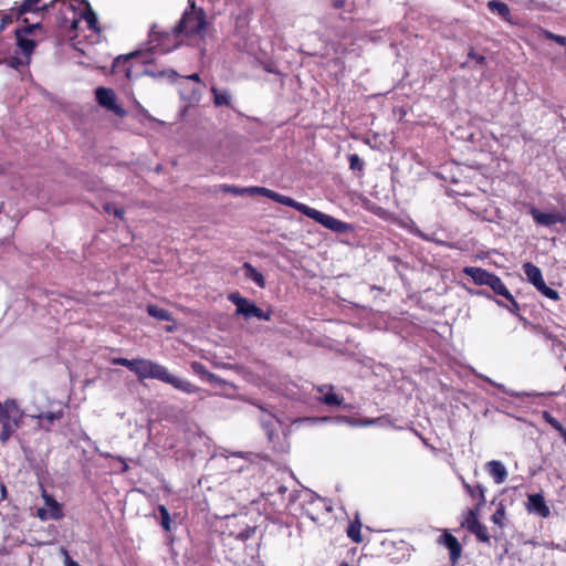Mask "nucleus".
<instances>
[{
    "instance_id": "nucleus-8",
    "label": "nucleus",
    "mask_w": 566,
    "mask_h": 566,
    "mask_svg": "<svg viewBox=\"0 0 566 566\" xmlns=\"http://www.w3.org/2000/svg\"><path fill=\"white\" fill-rule=\"evenodd\" d=\"M41 29L42 24L38 22L24 25L22 28H18L14 31L17 45L21 51L22 55L28 60H31V55L36 46V42L33 39H30L29 36L33 34L36 30Z\"/></svg>"
},
{
    "instance_id": "nucleus-11",
    "label": "nucleus",
    "mask_w": 566,
    "mask_h": 566,
    "mask_svg": "<svg viewBox=\"0 0 566 566\" xmlns=\"http://www.w3.org/2000/svg\"><path fill=\"white\" fill-rule=\"evenodd\" d=\"M437 543L441 546H444L449 551V559L451 565H457L462 555V546L458 538L448 530H444L443 533L438 537Z\"/></svg>"
},
{
    "instance_id": "nucleus-1",
    "label": "nucleus",
    "mask_w": 566,
    "mask_h": 566,
    "mask_svg": "<svg viewBox=\"0 0 566 566\" xmlns=\"http://www.w3.org/2000/svg\"><path fill=\"white\" fill-rule=\"evenodd\" d=\"M191 10H186L172 32L160 31L157 24H153L149 32L151 49L160 53H167L179 45L180 35H202L207 28L206 13L202 9L196 10L195 2H190Z\"/></svg>"
},
{
    "instance_id": "nucleus-28",
    "label": "nucleus",
    "mask_w": 566,
    "mask_h": 566,
    "mask_svg": "<svg viewBox=\"0 0 566 566\" xmlns=\"http://www.w3.org/2000/svg\"><path fill=\"white\" fill-rule=\"evenodd\" d=\"M470 533L475 535L476 539L481 543L490 544L491 543V536L488 532V528L484 524L479 522L476 525H474L471 530H469Z\"/></svg>"
},
{
    "instance_id": "nucleus-49",
    "label": "nucleus",
    "mask_w": 566,
    "mask_h": 566,
    "mask_svg": "<svg viewBox=\"0 0 566 566\" xmlns=\"http://www.w3.org/2000/svg\"><path fill=\"white\" fill-rule=\"evenodd\" d=\"M166 331H167V332H172V331H174V327H172V326H167V327H166Z\"/></svg>"
},
{
    "instance_id": "nucleus-10",
    "label": "nucleus",
    "mask_w": 566,
    "mask_h": 566,
    "mask_svg": "<svg viewBox=\"0 0 566 566\" xmlns=\"http://www.w3.org/2000/svg\"><path fill=\"white\" fill-rule=\"evenodd\" d=\"M95 98L97 103L108 111H112L115 115L124 117L126 111L116 104V95L112 88L99 86L95 90Z\"/></svg>"
},
{
    "instance_id": "nucleus-15",
    "label": "nucleus",
    "mask_w": 566,
    "mask_h": 566,
    "mask_svg": "<svg viewBox=\"0 0 566 566\" xmlns=\"http://www.w3.org/2000/svg\"><path fill=\"white\" fill-rule=\"evenodd\" d=\"M67 406H62L60 409L54 411H44L41 412L34 418L38 420L39 426L45 431H50L56 421H60L65 415V408Z\"/></svg>"
},
{
    "instance_id": "nucleus-7",
    "label": "nucleus",
    "mask_w": 566,
    "mask_h": 566,
    "mask_svg": "<svg viewBox=\"0 0 566 566\" xmlns=\"http://www.w3.org/2000/svg\"><path fill=\"white\" fill-rule=\"evenodd\" d=\"M523 271L527 277V281L532 283L538 292L553 301L559 300V293L546 285L542 271L538 266L531 262H526L523 264Z\"/></svg>"
},
{
    "instance_id": "nucleus-30",
    "label": "nucleus",
    "mask_w": 566,
    "mask_h": 566,
    "mask_svg": "<svg viewBox=\"0 0 566 566\" xmlns=\"http://www.w3.org/2000/svg\"><path fill=\"white\" fill-rule=\"evenodd\" d=\"M191 369L196 375H199L211 382H214L217 380V376L213 373H210L202 363H191Z\"/></svg>"
},
{
    "instance_id": "nucleus-22",
    "label": "nucleus",
    "mask_w": 566,
    "mask_h": 566,
    "mask_svg": "<svg viewBox=\"0 0 566 566\" xmlns=\"http://www.w3.org/2000/svg\"><path fill=\"white\" fill-rule=\"evenodd\" d=\"M78 15L81 17V21L82 20L86 21L87 27L91 30L96 31V32L99 31L97 17L88 3H86L84 10L78 11Z\"/></svg>"
},
{
    "instance_id": "nucleus-14",
    "label": "nucleus",
    "mask_w": 566,
    "mask_h": 566,
    "mask_svg": "<svg viewBox=\"0 0 566 566\" xmlns=\"http://www.w3.org/2000/svg\"><path fill=\"white\" fill-rule=\"evenodd\" d=\"M144 56V53L142 52H132L129 54H126V55H119L117 56L115 60H114V63H113V69L115 72H124L125 73V76L127 78H132L133 77V72H132V61L133 60H138L140 57Z\"/></svg>"
},
{
    "instance_id": "nucleus-2",
    "label": "nucleus",
    "mask_w": 566,
    "mask_h": 566,
    "mask_svg": "<svg viewBox=\"0 0 566 566\" xmlns=\"http://www.w3.org/2000/svg\"><path fill=\"white\" fill-rule=\"evenodd\" d=\"M112 364L128 368L139 380L157 379L186 394H196L199 390L196 385L170 374L165 366L150 359L116 357L112 359Z\"/></svg>"
},
{
    "instance_id": "nucleus-16",
    "label": "nucleus",
    "mask_w": 566,
    "mask_h": 566,
    "mask_svg": "<svg viewBox=\"0 0 566 566\" xmlns=\"http://www.w3.org/2000/svg\"><path fill=\"white\" fill-rule=\"evenodd\" d=\"M334 387L332 385H324L317 387V391L322 394L321 397H318V401L321 403H324L326 406L331 407H340L344 403V398L334 391Z\"/></svg>"
},
{
    "instance_id": "nucleus-33",
    "label": "nucleus",
    "mask_w": 566,
    "mask_h": 566,
    "mask_svg": "<svg viewBox=\"0 0 566 566\" xmlns=\"http://www.w3.org/2000/svg\"><path fill=\"white\" fill-rule=\"evenodd\" d=\"M211 92L213 94V103L216 106H229L230 105V96L227 92L220 93L214 86L211 87Z\"/></svg>"
},
{
    "instance_id": "nucleus-5",
    "label": "nucleus",
    "mask_w": 566,
    "mask_h": 566,
    "mask_svg": "<svg viewBox=\"0 0 566 566\" xmlns=\"http://www.w3.org/2000/svg\"><path fill=\"white\" fill-rule=\"evenodd\" d=\"M23 411L13 399H7L0 408V442L7 443L12 434L21 427Z\"/></svg>"
},
{
    "instance_id": "nucleus-34",
    "label": "nucleus",
    "mask_w": 566,
    "mask_h": 566,
    "mask_svg": "<svg viewBox=\"0 0 566 566\" xmlns=\"http://www.w3.org/2000/svg\"><path fill=\"white\" fill-rule=\"evenodd\" d=\"M349 163V169L359 172L361 175L364 170V161L357 154H349L347 156Z\"/></svg>"
},
{
    "instance_id": "nucleus-35",
    "label": "nucleus",
    "mask_w": 566,
    "mask_h": 566,
    "mask_svg": "<svg viewBox=\"0 0 566 566\" xmlns=\"http://www.w3.org/2000/svg\"><path fill=\"white\" fill-rule=\"evenodd\" d=\"M145 72L147 74L154 76V77H158V78H164L165 77V78H168L171 82H174L178 77L177 72L174 71V70H161V71H158V72L146 70Z\"/></svg>"
},
{
    "instance_id": "nucleus-32",
    "label": "nucleus",
    "mask_w": 566,
    "mask_h": 566,
    "mask_svg": "<svg viewBox=\"0 0 566 566\" xmlns=\"http://www.w3.org/2000/svg\"><path fill=\"white\" fill-rule=\"evenodd\" d=\"M480 512H476V506L474 509H470L464 517V521L461 523V526L471 530L474 525H476L480 521L478 518Z\"/></svg>"
},
{
    "instance_id": "nucleus-41",
    "label": "nucleus",
    "mask_w": 566,
    "mask_h": 566,
    "mask_svg": "<svg viewBox=\"0 0 566 566\" xmlns=\"http://www.w3.org/2000/svg\"><path fill=\"white\" fill-rule=\"evenodd\" d=\"M249 189H250V188L240 189V188H237V187H234V186H229V185H224V186L222 187V191H224V192H230V193H233V195L250 193V192H249Z\"/></svg>"
},
{
    "instance_id": "nucleus-48",
    "label": "nucleus",
    "mask_w": 566,
    "mask_h": 566,
    "mask_svg": "<svg viewBox=\"0 0 566 566\" xmlns=\"http://www.w3.org/2000/svg\"><path fill=\"white\" fill-rule=\"evenodd\" d=\"M120 461L124 463L123 472H126L128 470V465L124 462L123 459H120Z\"/></svg>"
},
{
    "instance_id": "nucleus-9",
    "label": "nucleus",
    "mask_w": 566,
    "mask_h": 566,
    "mask_svg": "<svg viewBox=\"0 0 566 566\" xmlns=\"http://www.w3.org/2000/svg\"><path fill=\"white\" fill-rule=\"evenodd\" d=\"M42 499L44 501L45 507H39L36 510V517L43 522L49 520L59 521L63 518L64 513L62 505L45 490L42 492Z\"/></svg>"
},
{
    "instance_id": "nucleus-39",
    "label": "nucleus",
    "mask_w": 566,
    "mask_h": 566,
    "mask_svg": "<svg viewBox=\"0 0 566 566\" xmlns=\"http://www.w3.org/2000/svg\"><path fill=\"white\" fill-rule=\"evenodd\" d=\"M468 56L474 60L481 66L486 64V57L482 54H478L473 48H470Z\"/></svg>"
},
{
    "instance_id": "nucleus-40",
    "label": "nucleus",
    "mask_w": 566,
    "mask_h": 566,
    "mask_svg": "<svg viewBox=\"0 0 566 566\" xmlns=\"http://www.w3.org/2000/svg\"><path fill=\"white\" fill-rule=\"evenodd\" d=\"M14 20L7 13L0 11V33Z\"/></svg>"
},
{
    "instance_id": "nucleus-17",
    "label": "nucleus",
    "mask_w": 566,
    "mask_h": 566,
    "mask_svg": "<svg viewBox=\"0 0 566 566\" xmlns=\"http://www.w3.org/2000/svg\"><path fill=\"white\" fill-rule=\"evenodd\" d=\"M462 485L464 488V490L469 493V495L476 500V512H480L481 509L485 505L486 503V500H485V491L486 489L478 483L475 485H471L470 483L465 482L464 480H462Z\"/></svg>"
},
{
    "instance_id": "nucleus-20",
    "label": "nucleus",
    "mask_w": 566,
    "mask_h": 566,
    "mask_svg": "<svg viewBox=\"0 0 566 566\" xmlns=\"http://www.w3.org/2000/svg\"><path fill=\"white\" fill-rule=\"evenodd\" d=\"M243 270L247 279L253 281L261 289L265 287V277L251 263L244 262Z\"/></svg>"
},
{
    "instance_id": "nucleus-38",
    "label": "nucleus",
    "mask_w": 566,
    "mask_h": 566,
    "mask_svg": "<svg viewBox=\"0 0 566 566\" xmlns=\"http://www.w3.org/2000/svg\"><path fill=\"white\" fill-rule=\"evenodd\" d=\"M507 301H509V305H506V308L512 313V314H518L520 312V304L517 303V301L514 298V296L512 295V293L510 292V296H504Z\"/></svg>"
},
{
    "instance_id": "nucleus-27",
    "label": "nucleus",
    "mask_w": 566,
    "mask_h": 566,
    "mask_svg": "<svg viewBox=\"0 0 566 566\" xmlns=\"http://www.w3.org/2000/svg\"><path fill=\"white\" fill-rule=\"evenodd\" d=\"M488 8L492 12L497 13L504 20L507 21L510 19L511 11L506 3L502 2V1H497V0H491L488 3Z\"/></svg>"
},
{
    "instance_id": "nucleus-6",
    "label": "nucleus",
    "mask_w": 566,
    "mask_h": 566,
    "mask_svg": "<svg viewBox=\"0 0 566 566\" xmlns=\"http://www.w3.org/2000/svg\"><path fill=\"white\" fill-rule=\"evenodd\" d=\"M228 298L237 306L235 314L243 316L247 321L251 317H256L263 321H271L272 318V310L263 311L250 300L241 296L239 292L231 293Z\"/></svg>"
},
{
    "instance_id": "nucleus-25",
    "label": "nucleus",
    "mask_w": 566,
    "mask_h": 566,
    "mask_svg": "<svg viewBox=\"0 0 566 566\" xmlns=\"http://www.w3.org/2000/svg\"><path fill=\"white\" fill-rule=\"evenodd\" d=\"M347 536L356 544H359L363 542L361 536V522L358 517H356L354 521H352L347 528H346Z\"/></svg>"
},
{
    "instance_id": "nucleus-46",
    "label": "nucleus",
    "mask_w": 566,
    "mask_h": 566,
    "mask_svg": "<svg viewBox=\"0 0 566 566\" xmlns=\"http://www.w3.org/2000/svg\"><path fill=\"white\" fill-rule=\"evenodd\" d=\"M187 78H189L191 81H195V82H198V83L201 82L200 76H199L198 73H193V74L189 75Z\"/></svg>"
},
{
    "instance_id": "nucleus-43",
    "label": "nucleus",
    "mask_w": 566,
    "mask_h": 566,
    "mask_svg": "<svg viewBox=\"0 0 566 566\" xmlns=\"http://www.w3.org/2000/svg\"><path fill=\"white\" fill-rule=\"evenodd\" d=\"M8 496L6 485L0 481V502L4 501Z\"/></svg>"
},
{
    "instance_id": "nucleus-12",
    "label": "nucleus",
    "mask_w": 566,
    "mask_h": 566,
    "mask_svg": "<svg viewBox=\"0 0 566 566\" xmlns=\"http://www.w3.org/2000/svg\"><path fill=\"white\" fill-rule=\"evenodd\" d=\"M530 214L533 217V220L538 226L552 227L556 223H565L566 218L558 212H542L536 207L532 206L530 208Z\"/></svg>"
},
{
    "instance_id": "nucleus-13",
    "label": "nucleus",
    "mask_w": 566,
    "mask_h": 566,
    "mask_svg": "<svg viewBox=\"0 0 566 566\" xmlns=\"http://www.w3.org/2000/svg\"><path fill=\"white\" fill-rule=\"evenodd\" d=\"M526 510L543 518L548 517L551 514V510L542 493H534L527 496Z\"/></svg>"
},
{
    "instance_id": "nucleus-47",
    "label": "nucleus",
    "mask_w": 566,
    "mask_h": 566,
    "mask_svg": "<svg viewBox=\"0 0 566 566\" xmlns=\"http://www.w3.org/2000/svg\"><path fill=\"white\" fill-rule=\"evenodd\" d=\"M104 209H105L108 213H111V212H113V209H114V208H113L112 203H106V205L104 206Z\"/></svg>"
},
{
    "instance_id": "nucleus-21",
    "label": "nucleus",
    "mask_w": 566,
    "mask_h": 566,
    "mask_svg": "<svg viewBox=\"0 0 566 566\" xmlns=\"http://www.w3.org/2000/svg\"><path fill=\"white\" fill-rule=\"evenodd\" d=\"M41 1L42 0H23L19 6L18 13L25 14L29 12H41L42 17L45 18L48 12L42 9L43 4H41Z\"/></svg>"
},
{
    "instance_id": "nucleus-36",
    "label": "nucleus",
    "mask_w": 566,
    "mask_h": 566,
    "mask_svg": "<svg viewBox=\"0 0 566 566\" xmlns=\"http://www.w3.org/2000/svg\"><path fill=\"white\" fill-rule=\"evenodd\" d=\"M158 512L160 514V517H161V521H160V524L163 526V528L167 532L170 531V526H171V518H170V514H169V511L167 510V507L165 505H159L158 506Z\"/></svg>"
},
{
    "instance_id": "nucleus-45",
    "label": "nucleus",
    "mask_w": 566,
    "mask_h": 566,
    "mask_svg": "<svg viewBox=\"0 0 566 566\" xmlns=\"http://www.w3.org/2000/svg\"><path fill=\"white\" fill-rule=\"evenodd\" d=\"M345 3H346V0H333V7L335 9L344 8Z\"/></svg>"
},
{
    "instance_id": "nucleus-26",
    "label": "nucleus",
    "mask_w": 566,
    "mask_h": 566,
    "mask_svg": "<svg viewBox=\"0 0 566 566\" xmlns=\"http://www.w3.org/2000/svg\"><path fill=\"white\" fill-rule=\"evenodd\" d=\"M488 286L496 294L501 296H510V291L503 283L500 276L492 273Z\"/></svg>"
},
{
    "instance_id": "nucleus-37",
    "label": "nucleus",
    "mask_w": 566,
    "mask_h": 566,
    "mask_svg": "<svg viewBox=\"0 0 566 566\" xmlns=\"http://www.w3.org/2000/svg\"><path fill=\"white\" fill-rule=\"evenodd\" d=\"M544 35L546 39L552 40L562 46H566V36L555 34L547 30L544 31Z\"/></svg>"
},
{
    "instance_id": "nucleus-42",
    "label": "nucleus",
    "mask_w": 566,
    "mask_h": 566,
    "mask_svg": "<svg viewBox=\"0 0 566 566\" xmlns=\"http://www.w3.org/2000/svg\"><path fill=\"white\" fill-rule=\"evenodd\" d=\"M19 6L12 7L7 13L13 19L19 20L23 14L18 13Z\"/></svg>"
},
{
    "instance_id": "nucleus-29",
    "label": "nucleus",
    "mask_w": 566,
    "mask_h": 566,
    "mask_svg": "<svg viewBox=\"0 0 566 566\" xmlns=\"http://www.w3.org/2000/svg\"><path fill=\"white\" fill-rule=\"evenodd\" d=\"M2 63L7 64L10 69L19 71L21 67L29 65L30 60H28L24 56L19 57V56L14 55V56H10V57L0 60V64H2Z\"/></svg>"
},
{
    "instance_id": "nucleus-23",
    "label": "nucleus",
    "mask_w": 566,
    "mask_h": 566,
    "mask_svg": "<svg viewBox=\"0 0 566 566\" xmlns=\"http://www.w3.org/2000/svg\"><path fill=\"white\" fill-rule=\"evenodd\" d=\"M146 311L149 316L158 321L174 322L171 313L166 308L159 307L158 305L148 304Z\"/></svg>"
},
{
    "instance_id": "nucleus-19",
    "label": "nucleus",
    "mask_w": 566,
    "mask_h": 566,
    "mask_svg": "<svg viewBox=\"0 0 566 566\" xmlns=\"http://www.w3.org/2000/svg\"><path fill=\"white\" fill-rule=\"evenodd\" d=\"M463 273L470 276L476 285H488L492 275L491 272L478 266H465Z\"/></svg>"
},
{
    "instance_id": "nucleus-24",
    "label": "nucleus",
    "mask_w": 566,
    "mask_h": 566,
    "mask_svg": "<svg viewBox=\"0 0 566 566\" xmlns=\"http://www.w3.org/2000/svg\"><path fill=\"white\" fill-rule=\"evenodd\" d=\"M542 418L559 433L566 444V428L547 410L542 411Z\"/></svg>"
},
{
    "instance_id": "nucleus-31",
    "label": "nucleus",
    "mask_w": 566,
    "mask_h": 566,
    "mask_svg": "<svg viewBox=\"0 0 566 566\" xmlns=\"http://www.w3.org/2000/svg\"><path fill=\"white\" fill-rule=\"evenodd\" d=\"M505 520H506L505 505L501 502V503H499L495 512L492 514L491 521L499 527L503 528L505 526Z\"/></svg>"
},
{
    "instance_id": "nucleus-4",
    "label": "nucleus",
    "mask_w": 566,
    "mask_h": 566,
    "mask_svg": "<svg viewBox=\"0 0 566 566\" xmlns=\"http://www.w3.org/2000/svg\"><path fill=\"white\" fill-rule=\"evenodd\" d=\"M42 9L48 12V15L51 11L54 12V22L59 30V36L69 40L77 38V25L81 22V17L78 15V10L71 2L52 0L49 3H44Z\"/></svg>"
},
{
    "instance_id": "nucleus-18",
    "label": "nucleus",
    "mask_w": 566,
    "mask_h": 566,
    "mask_svg": "<svg viewBox=\"0 0 566 566\" xmlns=\"http://www.w3.org/2000/svg\"><path fill=\"white\" fill-rule=\"evenodd\" d=\"M485 470L493 478L496 484H502L507 479V471L504 464L497 460L486 462Z\"/></svg>"
},
{
    "instance_id": "nucleus-44",
    "label": "nucleus",
    "mask_w": 566,
    "mask_h": 566,
    "mask_svg": "<svg viewBox=\"0 0 566 566\" xmlns=\"http://www.w3.org/2000/svg\"><path fill=\"white\" fill-rule=\"evenodd\" d=\"M113 213L115 217H117L118 219H124V209L122 208H114L113 209Z\"/></svg>"
},
{
    "instance_id": "nucleus-3",
    "label": "nucleus",
    "mask_w": 566,
    "mask_h": 566,
    "mask_svg": "<svg viewBox=\"0 0 566 566\" xmlns=\"http://www.w3.org/2000/svg\"><path fill=\"white\" fill-rule=\"evenodd\" d=\"M249 192L250 195L264 196L274 202L291 207L333 232L347 233L354 231L353 224L336 219L333 216L324 213L305 203L298 202L291 197L281 195L265 187H250Z\"/></svg>"
}]
</instances>
